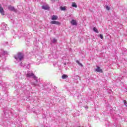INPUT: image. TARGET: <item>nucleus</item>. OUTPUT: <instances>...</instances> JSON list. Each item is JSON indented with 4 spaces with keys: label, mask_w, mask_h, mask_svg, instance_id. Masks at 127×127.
<instances>
[{
    "label": "nucleus",
    "mask_w": 127,
    "mask_h": 127,
    "mask_svg": "<svg viewBox=\"0 0 127 127\" xmlns=\"http://www.w3.org/2000/svg\"><path fill=\"white\" fill-rule=\"evenodd\" d=\"M14 57L16 60L15 63H18L23 60V59L24 58V55L21 53H18L14 56Z\"/></svg>",
    "instance_id": "f257e3e1"
},
{
    "label": "nucleus",
    "mask_w": 127,
    "mask_h": 127,
    "mask_svg": "<svg viewBox=\"0 0 127 127\" xmlns=\"http://www.w3.org/2000/svg\"><path fill=\"white\" fill-rule=\"evenodd\" d=\"M33 79H34L35 81L34 82H32V84L33 85H34L35 86H37L38 85V82H39L38 77H36V76H35V75L33 77Z\"/></svg>",
    "instance_id": "f03ea898"
},
{
    "label": "nucleus",
    "mask_w": 127,
    "mask_h": 127,
    "mask_svg": "<svg viewBox=\"0 0 127 127\" xmlns=\"http://www.w3.org/2000/svg\"><path fill=\"white\" fill-rule=\"evenodd\" d=\"M1 26V28L2 30H4V31L8 30V27H7V25H6V24L2 23Z\"/></svg>",
    "instance_id": "7ed1b4c3"
},
{
    "label": "nucleus",
    "mask_w": 127,
    "mask_h": 127,
    "mask_svg": "<svg viewBox=\"0 0 127 127\" xmlns=\"http://www.w3.org/2000/svg\"><path fill=\"white\" fill-rule=\"evenodd\" d=\"M34 75V74L31 71H28L26 74V77H27L28 78H30V77H32L33 78Z\"/></svg>",
    "instance_id": "20e7f679"
},
{
    "label": "nucleus",
    "mask_w": 127,
    "mask_h": 127,
    "mask_svg": "<svg viewBox=\"0 0 127 127\" xmlns=\"http://www.w3.org/2000/svg\"><path fill=\"white\" fill-rule=\"evenodd\" d=\"M50 23H51V24H56L57 25H60L61 24V23L57 21H52Z\"/></svg>",
    "instance_id": "39448f33"
},
{
    "label": "nucleus",
    "mask_w": 127,
    "mask_h": 127,
    "mask_svg": "<svg viewBox=\"0 0 127 127\" xmlns=\"http://www.w3.org/2000/svg\"><path fill=\"white\" fill-rule=\"evenodd\" d=\"M97 68L95 69V71L96 72H99L100 73H103V70L101 69V67H100L98 66H96Z\"/></svg>",
    "instance_id": "423d86ee"
},
{
    "label": "nucleus",
    "mask_w": 127,
    "mask_h": 127,
    "mask_svg": "<svg viewBox=\"0 0 127 127\" xmlns=\"http://www.w3.org/2000/svg\"><path fill=\"white\" fill-rule=\"evenodd\" d=\"M8 9H9V10H11V11H14L15 12H16V9L14 8V7L12 6H9Z\"/></svg>",
    "instance_id": "0eeeda50"
},
{
    "label": "nucleus",
    "mask_w": 127,
    "mask_h": 127,
    "mask_svg": "<svg viewBox=\"0 0 127 127\" xmlns=\"http://www.w3.org/2000/svg\"><path fill=\"white\" fill-rule=\"evenodd\" d=\"M42 8L47 10V9H49V6L48 5H43L42 6Z\"/></svg>",
    "instance_id": "6e6552de"
},
{
    "label": "nucleus",
    "mask_w": 127,
    "mask_h": 127,
    "mask_svg": "<svg viewBox=\"0 0 127 127\" xmlns=\"http://www.w3.org/2000/svg\"><path fill=\"white\" fill-rule=\"evenodd\" d=\"M71 24L72 25H77V21L75 20L72 19L70 22Z\"/></svg>",
    "instance_id": "1a4fd4ad"
},
{
    "label": "nucleus",
    "mask_w": 127,
    "mask_h": 127,
    "mask_svg": "<svg viewBox=\"0 0 127 127\" xmlns=\"http://www.w3.org/2000/svg\"><path fill=\"white\" fill-rule=\"evenodd\" d=\"M52 20H57L58 19V16L53 15L52 17Z\"/></svg>",
    "instance_id": "9d476101"
},
{
    "label": "nucleus",
    "mask_w": 127,
    "mask_h": 127,
    "mask_svg": "<svg viewBox=\"0 0 127 127\" xmlns=\"http://www.w3.org/2000/svg\"><path fill=\"white\" fill-rule=\"evenodd\" d=\"M0 13L2 14V15H4V11L3 10V8L1 7H0Z\"/></svg>",
    "instance_id": "9b49d317"
},
{
    "label": "nucleus",
    "mask_w": 127,
    "mask_h": 127,
    "mask_svg": "<svg viewBox=\"0 0 127 127\" xmlns=\"http://www.w3.org/2000/svg\"><path fill=\"white\" fill-rule=\"evenodd\" d=\"M6 54H7V52L1 50V52L0 53V55H5Z\"/></svg>",
    "instance_id": "f8f14e48"
},
{
    "label": "nucleus",
    "mask_w": 127,
    "mask_h": 127,
    "mask_svg": "<svg viewBox=\"0 0 127 127\" xmlns=\"http://www.w3.org/2000/svg\"><path fill=\"white\" fill-rule=\"evenodd\" d=\"M72 7H75V8H77V4H76V2H72Z\"/></svg>",
    "instance_id": "ddd939ff"
},
{
    "label": "nucleus",
    "mask_w": 127,
    "mask_h": 127,
    "mask_svg": "<svg viewBox=\"0 0 127 127\" xmlns=\"http://www.w3.org/2000/svg\"><path fill=\"white\" fill-rule=\"evenodd\" d=\"M51 42H52V43H56L57 42V40H56L55 38H54L51 40Z\"/></svg>",
    "instance_id": "4468645a"
},
{
    "label": "nucleus",
    "mask_w": 127,
    "mask_h": 127,
    "mask_svg": "<svg viewBox=\"0 0 127 127\" xmlns=\"http://www.w3.org/2000/svg\"><path fill=\"white\" fill-rule=\"evenodd\" d=\"M76 63H77V64H78V65H79L80 66H81V67H83V64L81 63H80V62H79V61L77 60L76 61Z\"/></svg>",
    "instance_id": "2eb2a0df"
},
{
    "label": "nucleus",
    "mask_w": 127,
    "mask_h": 127,
    "mask_svg": "<svg viewBox=\"0 0 127 127\" xmlns=\"http://www.w3.org/2000/svg\"><path fill=\"white\" fill-rule=\"evenodd\" d=\"M93 31H95V32H96V33H99V31H98V29H97V28L96 27L93 28Z\"/></svg>",
    "instance_id": "dca6fc26"
},
{
    "label": "nucleus",
    "mask_w": 127,
    "mask_h": 127,
    "mask_svg": "<svg viewBox=\"0 0 127 127\" xmlns=\"http://www.w3.org/2000/svg\"><path fill=\"white\" fill-rule=\"evenodd\" d=\"M62 79H66V78H68V76H67L65 74H64L63 76H62Z\"/></svg>",
    "instance_id": "f3484780"
},
{
    "label": "nucleus",
    "mask_w": 127,
    "mask_h": 127,
    "mask_svg": "<svg viewBox=\"0 0 127 127\" xmlns=\"http://www.w3.org/2000/svg\"><path fill=\"white\" fill-rule=\"evenodd\" d=\"M106 8L107 10H110V9H111V8L109 6H106Z\"/></svg>",
    "instance_id": "a211bd4d"
},
{
    "label": "nucleus",
    "mask_w": 127,
    "mask_h": 127,
    "mask_svg": "<svg viewBox=\"0 0 127 127\" xmlns=\"http://www.w3.org/2000/svg\"><path fill=\"white\" fill-rule=\"evenodd\" d=\"M61 9L62 10H66V8H65V7H61Z\"/></svg>",
    "instance_id": "6ab92c4d"
},
{
    "label": "nucleus",
    "mask_w": 127,
    "mask_h": 127,
    "mask_svg": "<svg viewBox=\"0 0 127 127\" xmlns=\"http://www.w3.org/2000/svg\"><path fill=\"white\" fill-rule=\"evenodd\" d=\"M99 37H100L101 39H104V37L103 36V35L100 34Z\"/></svg>",
    "instance_id": "aec40b11"
},
{
    "label": "nucleus",
    "mask_w": 127,
    "mask_h": 127,
    "mask_svg": "<svg viewBox=\"0 0 127 127\" xmlns=\"http://www.w3.org/2000/svg\"><path fill=\"white\" fill-rule=\"evenodd\" d=\"M124 103L125 106H127V103L126 100H124Z\"/></svg>",
    "instance_id": "412c9836"
},
{
    "label": "nucleus",
    "mask_w": 127,
    "mask_h": 127,
    "mask_svg": "<svg viewBox=\"0 0 127 127\" xmlns=\"http://www.w3.org/2000/svg\"><path fill=\"white\" fill-rule=\"evenodd\" d=\"M84 108H85V109H88L89 107H88V106H85L84 107Z\"/></svg>",
    "instance_id": "4be33fe9"
},
{
    "label": "nucleus",
    "mask_w": 127,
    "mask_h": 127,
    "mask_svg": "<svg viewBox=\"0 0 127 127\" xmlns=\"http://www.w3.org/2000/svg\"><path fill=\"white\" fill-rule=\"evenodd\" d=\"M112 92H113V91H110L109 92L110 94H112Z\"/></svg>",
    "instance_id": "5701e85b"
},
{
    "label": "nucleus",
    "mask_w": 127,
    "mask_h": 127,
    "mask_svg": "<svg viewBox=\"0 0 127 127\" xmlns=\"http://www.w3.org/2000/svg\"><path fill=\"white\" fill-rule=\"evenodd\" d=\"M1 68L3 69V67H2V66L1 67Z\"/></svg>",
    "instance_id": "b1692460"
},
{
    "label": "nucleus",
    "mask_w": 127,
    "mask_h": 127,
    "mask_svg": "<svg viewBox=\"0 0 127 127\" xmlns=\"http://www.w3.org/2000/svg\"><path fill=\"white\" fill-rule=\"evenodd\" d=\"M66 63H64V65H66Z\"/></svg>",
    "instance_id": "393cba45"
},
{
    "label": "nucleus",
    "mask_w": 127,
    "mask_h": 127,
    "mask_svg": "<svg viewBox=\"0 0 127 127\" xmlns=\"http://www.w3.org/2000/svg\"><path fill=\"white\" fill-rule=\"evenodd\" d=\"M0 7H1V6L0 5Z\"/></svg>",
    "instance_id": "a878e982"
},
{
    "label": "nucleus",
    "mask_w": 127,
    "mask_h": 127,
    "mask_svg": "<svg viewBox=\"0 0 127 127\" xmlns=\"http://www.w3.org/2000/svg\"><path fill=\"white\" fill-rule=\"evenodd\" d=\"M0 7H1V6L0 5Z\"/></svg>",
    "instance_id": "bb28decb"
}]
</instances>
